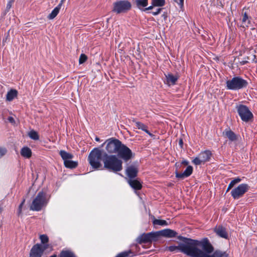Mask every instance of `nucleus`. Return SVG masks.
<instances>
[{
	"label": "nucleus",
	"mask_w": 257,
	"mask_h": 257,
	"mask_svg": "<svg viewBox=\"0 0 257 257\" xmlns=\"http://www.w3.org/2000/svg\"><path fill=\"white\" fill-rule=\"evenodd\" d=\"M190 252L191 257H205L210 256L214 248L207 238L201 240L189 238Z\"/></svg>",
	"instance_id": "f257e3e1"
},
{
	"label": "nucleus",
	"mask_w": 257,
	"mask_h": 257,
	"mask_svg": "<svg viewBox=\"0 0 257 257\" xmlns=\"http://www.w3.org/2000/svg\"><path fill=\"white\" fill-rule=\"evenodd\" d=\"M103 157L105 168L114 172L120 171L122 169V162L116 155H108L104 153Z\"/></svg>",
	"instance_id": "f03ea898"
},
{
	"label": "nucleus",
	"mask_w": 257,
	"mask_h": 257,
	"mask_svg": "<svg viewBox=\"0 0 257 257\" xmlns=\"http://www.w3.org/2000/svg\"><path fill=\"white\" fill-rule=\"evenodd\" d=\"M178 239L182 241L178 246L171 245L168 247V250L171 252H182L190 256L189 238L179 235Z\"/></svg>",
	"instance_id": "7ed1b4c3"
},
{
	"label": "nucleus",
	"mask_w": 257,
	"mask_h": 257,
	"mask_svg": "<svg viewBox=\"0 0 257 257\" xmlns=\"http://www.w3.org/2000/svg\"><path fill=\"white\" fill-rule=\"evenodd\" d=\"M248 82L240 76H235L226 82V87L228 90H238L246 88Z\"/></svg>",
	"instance_id": "20e7f679"
},
{
	"label": "nucleus",
	"mask_w": 257,
	"mask_h": 257,
	"mask_svg": "<svg viewBox=\"0 0 257 257\" xmlns=\"http://www.w3.org/2000/svg\"><path fill=\"white\" fill-rule=\"evenodd\" d=\"M48 202V199L46 193L40 191L33 200L30 206V210L36 211H40L43 207L46 206Z\"/></svg>",
	"instance_id": "39448f33"
},
{
	"label": "nucleus",
	"mask_w": 257,
	"mask_h": 257,
	"mask_svg": "<svg viewBox=\"0 0 257 257\" xmlns=\"http://www.w3.org/2000/svg\"><path fill=\"white\" fill-rule=\"evenodd\" d=\"M101 150L94 148L90 153L88 160L89 164L94 169H98L101 166L100 161L102 156Z\"/></svg>",
	"instance_id": "423d86ee"
},
{
	"label": "nucleus",
	"mask_w": 257,
	"mask_h": 257,
	"mask_svg": "<svg viewBox=\"0 0 257 257\" xmlns=\"http://www.w3.org/2000/svg\"><path fill=\"white\" fill-rule=\"evenodd\" d=\"M132 5L126 0L117 1L113 4L112 11L116 14L125 13L131 10Z\"/></svg>",
	"instance_id": "0eeeda50"
},
{
	"label": "nucleus",
	"mask_w": 257,
	"mask_h": 257,
	"mask_svg": "<svg viewBox=\"0 0 257 257\" xmlns=\"http://www.w3.org/2000/svg\"><path fill=\"white\" fill-rule=\"evenodd\" d=\"M106 144V150L109 154L117 153L119 148L121 147L122 143L118 139L111 138L106 140L102 145V147Z\"/></svg>",
	"instance_id": "6e6552de"
},
{
	"label": "nucleus",
	"mask_w": 257,
	"mask_h": 257,
	"mask_svg": "<svg viewBox=\"0 0 257 257\" xmlns=\"http://www.w3.org/2000/svg\"><path fill=\"white\" fill-rule=\"evenodd\" d=\"M236 108L242 121L248 122L252 118L253 114L246 105L239 104L236 106Z\"/></svg>",
	"instance_id": "1a4fd4ad"
},
{
	"label": "nucleus",
	"mask_w": 257,
	"mask_h": 257,
	"mask_svg": "<svg viewBox=\"0 0 257 257\" xmlns=\"http://www.w3.org/2000/svg\"><path fill=\"white\" fill-rule=\"evenodd\" d=\"M249 186L248 184L242 183L232 189L230 194L234 200H237L243 197L244 194L249 190Z\"/></svg>",
	"instance_id": "9d476101"
},
{
	"label": "nucleus",
	"mask_w": 257,
	"mask_h": 257,
	"mask_svg": "<svg viewBox=\"0 0 257 257\" xmlns=\"http://www.w3.org/2000/svg\"><path fill=\"white\" fill-rule=\"evenodd\" d=\"M157 231L151 232L147 233H143L138 237L137 241L139 244L143 243L152 242L153 241H156L158 239Z\"/></svg>",
	"instance_id": "9b49d317"
},
{
	"label": "nucleus",
	"mask_w": 257,
	"mask_h": 257,
	"mask_svg": "<svg viewBox=\"0 0 257 257\" xmlns=\"http://www.w3.org/2000/svg\"><path fill=\"white\" fill-rule=\"evenodd\" d=\"M117 154L120 158L125 162L129 161L134 157V154L132 150L122 143Z\"/></svg>",
	"instance_id": "f8f14e48"
},
{
	"label": "nucleus",
	"mask_w": 257,
	"mask_h": 257,
	"mask_svg": "<svg viewBox=\"0 0 257 257\" xmlns=\"http://www.w3.org/2000/svg\"><path fill=\"white\" fill-rule=\"evenodd\" d=\"M43 246L38 243L34 244L30 249L29 257H42L46 250Z\"/></svg>",
	"instance_id": "ddd939ff"
},
{
	"label": "nucleus",
	"mask_w": 257,
	"mask_h": 257,
	"mask_svg": "<svg viewBox=\"0 0 257 257\" xmlns=\"http://www.w3.org/2000/svg\"><path fill=\"white\" fill-rule=\"evenodd\" d=\"M138 171V166L136 164H133L129 165L126 168L125 173L129 179H131L137 177Z\"/></svg>",
	"instance_id": "4468645a"
},
{
	"label": "nucleus",
	"mask_w": 257,
	"mask_h": 257,
	"mask_svg": "<svg viewBox=\"0 0 257 257\" xmlns=\"http://www.w3.org/2000/svg\"><path fill=\"white\" fill-rule=\"evenodd\" d=\"M157 233L158 237L162 236L168 238H172L176 237L178 234L176 231L169 228L157 231Z\"/></svg>",
	"instance_id": "2eb2a0df"
},
{
	"label": "nucleus",
	"mask_w": 257,
	"mask_h": 257,
	"mask_svg": "<svg viewBox=\"0 0 257 257\" xmlns=\"http://www.w3.org/2000/svg\"><path fill=\"white\" fill-rule=\"evenodd\" d=\"M251 17L249 16V14L246 12H244V9L242 10L241 21V27L243 28L249 27L251 25Z\"/></svg>",
	"instance_id": "dca6fc26"
},
{
	"label": "nucleus",
	"mask_w": 257,
	"mask_h": 257,
	"mask_svg": "<svg viewBox=\"0 0 257 257\" xmlns=\"http://www.w3.org/2000/svg\"><path fill=\"white\" fill-rule=\"evenodd\" d=\"M193 172V167L191 166H188L183 173H179L176 171V177L179 179H183L185 178L190 176Z\"/></svg>",
	"instance_id": "f3484780"
},
{
	"label": "nucleus",
	"mask_w": 257,
	"mask_h": 257,
	"mask_svg": "<svg viewBox=\"0 0 257 257\" xmlns=\"http://www.w3.org/2000/svg\"><path fill=\"white\" fill-rule=\"evenodd\" d=\"M151 5L143 10V12H146L154 9V7H161L165 5V0H151Z\"/></svg>",
	"instance_id": "a211bd4d"
},
{
	"label": "nucleus",
	"mask_w": 257,
	"mask_h": 257,
	"mask_svg": "<svg viewBox=\"0 0 257 257\" xmlns=\"http://www.w3.org/2000/svg\"><path fill=\"white\" fill-rule=\"evenodd\" d=\"M214 232L216 234L220 237L227 239L228 237V233L226 230L225 227H223L222 225H219L216 226L214 228Z\"/></svg>",
	"instance_id": "6ab92c4d"
},
{
	"label": "nucleus",
	"mask_w": 257,
	"mask_h": 257,
	"mask_svg": "<svg viewBox=\"0 0 257 257\" xmlns=\"http://www.w3.org/2000/svg\"><path fill=\"white\" fill-rule=\"evenodd\" d=\"M165 76L166 78V83L169 86L175 85L179 78L177 75H174L172 73H168L165 75Z\"/></svg>",
	"instance_id": "aec40b11"
},
{
	"label": "nucleus",
	"mask_w": 257,
	"mask_h": 257,
	"mask_svg": "<svg viewBox=\"0 0 257 257\" xmlns=\"http://www.w3.org/2000/svg\"><path fill=\"white\" fill-rule=\"evenodd\" d=\"M223 135L228 139L231 142L237 140V136L235 134L230 128L225 129L223 132Z\"/></svg>",
	"instance_id": "412c9836"
},
{
	"label": "nucleus",
	"mask_w": 257,
	"mask_h": 257,
	"mask_svg": "<svg viewBox=\"0 0 257 257\" xmlns=\"http://www.w3.org/2000/svg\"><path fill=\"white\" fill-rule=\"evenodd\" d=\"M211 155V152L210 151L206 150L200 153L198 156L200 157V159L202 160V162H203V163H204L209 161Z\"/></svg>",
	"instance_id": "4be33fe9"
},
{
	"label": "nucleus",
	"mask_w": 257,
	"mask_h": 257,
	"mask_svg": "<svg viewBox=\"0 0 257 257\" xmlns=\"http://www.w3.org/2000/svg\"><path fill=\"white\" fill-rule=\"evenodd\" d=\"M40 239L41 240V243H38L39 244H43L45 247V249L47 250V249L51 248L52 249V247L48 243L49 242V238L46 234H42L40 235Z\"/></svg>",
	"instance_id": "5701e85b"
},
{
	"label": "nucleus",
	"mask_w": 257,
	"mask_h": 257,
	"mask_svg": "<svg viewBox=\"0 0 257 257\" xmlns=\"http://www.w3.org/2000/svg\"><path fill=\"white\" fill-rule=\"evenodd\" d=\"M128 183L134 189L137 190L141 189L142 183L137 179H131L128 180Z\"/></svg>",
	"instance_id": "b1692460"
},
{
	"label": "nucleus",
	"mask_w": 257,
	"mask_h": 257,
	"mask_svg": "<svg viewBox=\"0 0 257 257\" xmlns=\"http://www.w3.org/2000/svg\"><path fill=\"white\" fill-rule=\"evenodd\" d=\"M18 91L16 89H12L9 91L6 95L7 100L9 101H12L15 97L17 96Z\"/></svg>",
	"instance_id": "393cba45"
},
{
	"label": "nucleus",
	"mask_w": 257,
	"mask_h": 257,
	"mask_svg": "<svg viewBox=\"0 0 257 257\" xmlns=\"http://www.w3.org/2000/svg\"><path fill=\"white\" fill-rule=\"evenodd\" d=\"M21 155L23 157L29 159L32 156L31 150L27 147H23L21 150Z\"/></svg>",
	"instance_id": "a878e982"
},
{
	"label": "nucleus",
	"mask_w": 257,
	"mask_h": 257,
	"mask_svg": "<svg viewBox=\"0 0 257 257\" xmlns=\"http://www.w3.org/2000/svg\"><path fill=\"white\" fill-rule=\"evenodd\" d=\"M205 257H229V255L226 251L216 250L213 252L212 254Z\"/></svg>",
	"instance_id": "bb28decb"
},
{
	"label": "nucleus",
	"mask_w": 257,
	"mask_h": 257,
	"mask_svg": "<svg viewBox=\"0 0 257 257\" xmlns=\"http://www.w3.org/2000/svg\"><path fill=\"white\" fill-rule=\"evenodd\" d=\"M61 9V5H58V6L55 7L52 12L48 15V19L49 20H52L54 19L59 13V11Z\"/></svg>",
	"instance_id": "cd10ccee"
},
{
	"label": "nucleus",
	"mask_w": 257,
	"mask_h": 257,
	"mask_svg": "<svg viewBox=\"0 0 257 257\" xmlns=\"http://www.w3.org/2000/svg\"><path fill=\"white\" fill-rule=\"evenodd\" d=\"M59 154L63 160L64 162L73 158V156L71 154H70L64 150L60 151Z\"/></svg>",
	"instance_id": "c85d7f7f"
},
{
	"label": "nucleus",
	"mask_w": 257,
	"mask_h": 257,
	"mask_svg": "<svg viewBox=\"0 0 257 257\" xmlns=\"http://www.w3.org/2000/svg\"><path fill=\"white\" fill-rule=\"evenodd\" d=\"M135 255L134 252L129 249L118 253L115 257H133Z\"/></svg>",
	"instance_id": "c756f323"
},
{
	"label": "nucleus",
	"mask_w": 257,
	"mask_h": 257,
	"mask_svg": "<svg viewBox=\"0 0 257 257\" xmlns=\"http://www.w3.org/2000/svg\"><path fill=\"white\" fill-rule=\"evenodd\" d=\"M148 0H136V3L138 8L142 11L144 9L147 8Z\"/></svg>",
	"instance_id": "7c9ffc66"
},
{
	"label": "nucleus",
	"mask_w": 257,
	"mask_h": 257,
	"mask_svg": "<svg viewBox=\"0 0 257 257\" xmlns=\"http://www.w3.org/2000/svg\"><path fill=\"white\" fill-rule=\"evenodd\" d=\"M64 164L65 167L67 168L74 169L77 167L78 165V163L77 162L69 160L65 161V162H64Z\"/></svg>",
	"instance_id": "2f4dec72"
},
{
	"label": "nucleus",
	"mask_w": 257,
	"mask_h": 257,
	"mask_svg": "<svg viewBox=\"0 0 257 257\" xmlns=\"http://www.w3.org/2000/svg\"><path fill=\"white\" fill-rule=\"evenodd\" d=\"M154 225H159L161 226H166L168 225L167 222L165 220L155 219L153 221Z\"/></svg>",
	"instance_id": "473e14b6"
},
{
	"label": "nucleus",
	"mask_w": 257,
	"mask_h": 257,
	"mask_svg": "<svg viewBox=\"0 0 257 257\" xmlns=\"http://www.w3.org/2000/svg\"><path fill=\"white\" fill-rule=\"evenodd\" d=\"M135 124L138 129H140L144 132H145L148 128L147 125L140 121H135Z\"/></svg>",
	"instance_id": "72a5a7b5"
},
{
	"label": "nucleus",
	"mask_w": 257,
	"mask_h": 257,
	"mask_svg": "<svg viewBox=\"0 0 257 257\" xmlns=\"http://www.w3.org/2000/svg\"><path fill=\"white\" fill-rule=\"evenodd\" d=\"M29 137L34 140H38L39 139L38 133L35 131H31L29 133Z\"/></svg>",
	"instance_id": "f704fd0d"
},
{
	"label": "nucleus",
	"mask_w": 257,
	"mask_h": 257,
	"mask_svg": "<svg viewBox=\"0 0 257 257\" xmlns=\"http://www.w3.org/2000/svg\"><path fill=\"white\" fill-rule=\"evenodd\" d=\"M60 257H76V256L71 251H63L61 253Z\"/></svg>",
	"instance_id": "c9c22d12"
},
{
	"label": "nucleus",
	"mask_w": 257,
	"mask_h": 257,
	"mask_svg": "<svg viewBox=\"0 0 257 257\" xmlns=\"http://www.w3.org/2000/svg\"><path fill=\"white\" fill-rule=\"evenodd\" d=\"M241 180V179L239 177L234 178L229 184V187H233L235 184L240 182Z\"/></svg>",
	"instance_id": "e433bc0d"
},
{
	"label": "nucleus",
	"mask_w": 257,
	"mask_h": 257,
	"mask_svg": "<svg viewBox=\"0 0 257 257\" xmlns=\"http://www.w3.org/2000/svg\"><path fill=\"white\" fill-rule=\"evenodd\" d=\"M163 9V8H159L151 12H149V11L146 12L147 13L152 14L153 16H157L161 13Z\"/></svg>",
	"instance_id": "4c0bfd02"
},
{
	"label": "nucleus",
	"mask_w": 257,
	"mask_h": 257,
	"mask_svg": "<svg viewBox=\"0 0 257 257\" xmlns=\"http://www.w3.org/2000/svg\"><path fill=\"white\" fill-rule=\"evenodd\" d=\"M87 59V57L84 54H81L79 59V63L80 64L84 63Z\"/></svg>",
	"instance_id": "58836bf2"
},
{
	"label": "nucleus",
	"mask_w": 257,
	"mask_h": 257,
	"mask_svg": "<svg viewBox=\"0 0 257 257\" xmlns=\"http://www.w3.org/2000/svg\"><path fill=\"white\" fill-rule=\"evenodd\" d=\"M192 163L195 165H200L203 163V162H202V160L200 159V157L198 156L192 160Z\"/></svg>",
	"instance_id": "ea45409f"
},
{
	"label": "nucleus",
	"mask_w": 257,
	"mask_h": 257,
	"mask_svg": "<svg viewBox=\"0 0 257 257\" xmlns=\"http://www.w3.org/2000/svg\"><path fill=\"white\" fill-rule=\"evenodd\" d=\"M25 202V199H23L21 204L19 205L18 213L20 215L22 213V207Z\"/></svg>",
	"instance_id": "a19ab883"
},
{
	"label": "nucleus",
	"mask_w": 257,
	"mask_h": 257,
	"mask_svg": "<svg viewBox=\"0 0 257 257\" xmlns=\"http://www.w3.org/2000/svg\"><path fill=\"white\" fill-rule=\"evenodd\" d=\"M7 150L5 148L0 147V158L6 155Z\"/></svg>",
	"instance_id": "79ce46f5"
},
{
	"label": "nucleus",
	"mask_w": 257,
	"mask_h": 257,
	"mask_svg": "<svg viewBox=\"0 0 257 257\" xmlns=\"http://www.w3.org/2000/svg\"><path fill=\"white\" fill-rule=\"evenodd\" d=\"M12 2H9L7 4V10L8 11H9V10L11 9V7H12Z\"/></svg>",
	"instance_id": "37998d69"
},
{
	"label": "nucleus",
	"mask_w": 257,
	"mask_h": 257,
	"mask_svg": "<svg viewBox=\"0 0 257 257\" xmlns=\"http://www.w3.org/2000/svg\"><path fill=\"white\" fill-rule=\"evenodd\" d=\"M9 122L12 123H15V119L12 116H9L8 118Z\"/></svg>",
	"instance_id": "c03bdc74"
},
{
	"label": "nucleus",
	"mask_w": 257,
	"mask_h": 257,
	"mask_svg": "<svg viewBox=\"0 0 257 257\" xmlns=\"http://www.w3.org/2000/svg\"><path fill=\"white\" fill-rule=\"evenodd\" d=\"M145 132H146L147 134H148V135H149L151 138H153V137H154V136H155L153 134L151 133H150V132L148 130V129H147Z\"/></svg>",
	"instance_id": "a18cd8bd"
},
{
	"label": "nucleus",
	"mask_w": 257,
	"mask_h": 257,
	"mask_svg": "<svg viewBox=\"0 0 257 257\" xmlns=\"http://www.w3.org/2000/svg\"><path fill=\"white\" fill-rule=\"evenodd\" d=\"M179 146L181 147V148H182L183 147V140L182 139H180L179 140Z\"/></svg>",
	"instance_id": "49530a36"
},
{
	"label": "nucleus",
	"mask_w": 257,
	"mask_h": 257,
	"mask_svg": "<svg viewBox=\"0 0 257 257\" xmlns=\"http://www.w3.org/2000/svg\"><path fill=\"white\" fill-rule=\"evenodd\" d=\"M188 163H189L187 160H184L182 162V164L185 165H187L188 164Z\"/></svg>",
	"instance_id": "de8ad7c7"
},
{
	"label": "nucleus",
	"mask_w": 257,
	"mask_h": 257,
	"mask_svg": "<svg viewBox=\"0 0 257 257\" xmlns=\"http://www.w3.org/2000/svg\"><path fill=\"white\" fill-rule=\"evenodd\" d=\"M95 140L96 141V142H100V139L97 137H96L95 138Z\"/></svg>",
	"instance_id": "09e8293b"
},
{
	"label": "nucleus",
	"mask_w": 257,
	"mask_h": 257,
	"mask_svg": "<svg viewBox=\"0 0 257 257\" xmlns=\"http://www.w3.org/2000/svg\"><path fill=\"white\" fill-rule=\"evenodd\" d=\"M232 188V187H229V184L228 186L227 189L226 190V192L229 191V190H230Z\"/></svg>",
	"instance_id": "8fccbe9b"
},
{
	"label": "nucleus",
	"mask_w": 257,
	"mask_h": 257,
	"mask_svg": "<svg viewBox=\"0 0 257 257\" xmlns=\"http://www.w3.org/2000/svg\"><path fill=\"white\" fill-rule=\"evenodd\" d=\"M64 0H61L60 3L58 4V5H61V7H62V4H63V2H64Z\"/></svg>",
	"instance_id": "3c124183"
},
{
	"label": "nucleus",
	"mask_w": 257,
	"mask_h": 257,
	"mask_svg": "<svg viewBox=\"0 0 257 257\" xmlns=\"http://www.w3.org/2000/svg\"><path fill=\"white\" fill-rule=\"evenodd\" d=\"M184 3V0H180V4L183 5Z\"/></svg>",
	"instance_id": "603ef678"
},
{
	"label": "nucleus",
	"mask_w": 257,
	"mask_h": 257,
	"mask_svg": "<svg viewBox=\"0 0 257 257\" xmlns=\"http://www.w3.org/2000/svg\"><path fill=\"white\" fill-rule=\"evenodd\" d=\"M50 257H57L56 255L54 254L53 255H51Z\"/></svg>",
	"instance_id": "864d4df0"
},
{
	"label": "nucleus",
	"mask_w": 257,
	"mask_h": 257,
	"mask_svg": "<svg viewBox=\"0 0 257 257\" xmlns=\"http://www.w3.org/2000/svg\"><path fill=\"white\" fill-rule=\"evenodd\" d=\"M14 0H10L9 2H11L12 3H13L14 2Z\"/></svg>",
	"instance_id": "5fc2aeb1"
}]
</instances>
